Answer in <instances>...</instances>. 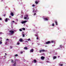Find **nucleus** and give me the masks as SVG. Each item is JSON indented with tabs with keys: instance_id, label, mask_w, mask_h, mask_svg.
Returning <instances> with one entry per match:
<instances>
[{
	"instance_id": "1",
	"label": "nucleus",
	"mask_w": 66,
	"mask_h": 66,
	"mask_svg": "<svg viewBox=\"0 0 66 66\" xmlns=\"http://www.w3.org/2000/svg\"><path fill=\"white\" fill-rule=\"evenodd\" d=\"M9 32L10 33L9 34V35H10L13 34L14 33V31H12V30H10L9 31Z\"/></svg>"
},
{
	"instance_id": "2",
	"label": "nucleus",
	"mask_w": 66,
	"mask_h": 66,
	"mask_svg": "<svg viewBox=\"0 0 66 66\" xmlns=\"http://www.w3.org/2000/svg\"><path fill=\"white\" fill-rule=\"evenodd\" d=\"M24 19H29V18L28 17V15L27 14L25 15L24 16Z\"/></svg>"
},
{
	"instance_id": "3",
	"label": "nucleus",
	"mask_w": 66,
	"mask_h": 66,
	"mask_svg": "<svg viewBox=\"0 0 66 66\" xmlns=\"http://www.w3.org/2000/svg\"><path fill=\"white\" fill-rule=\"evenodd\" d=\"M45 51H46L45 50H40L39 51V52H40V53H41L42 52H45Z\"/></svg>"
},
{
	"instance_id": "4",
	"label": "nucleus",
	"mask_w": 66,
	"mask_h": 66,
	"mask_svg": "<svg viewBox=\"0 0 66 66\" xmlns=\"http://www.w3.org/2000/svg\"><path fill=\"white\" fill-rule=\"evenodd\" d=\"M27 22V21L26 20H25V21H23L21 22V23L22 24H23L24 23H26V22Z\"/></svg>"
},
{
	"instance_id": "5",
	"label": "nucleus",
	"mask_w": 66,
	"mask_h": 66,
	"mask_svg": "<svg viewBox=\"0 0 66 66\" xmlns=\"http://www.w3.org/2000/svg\"><path fill=\"white\" fill-rule=\"evenodd\" d=\"M50 41H48L47 42H46L45 43L46 44H50Z\"/></svg>"
},
{
	"instance_id": "6",
	"label": "nucleus",
	"mask_w": 66,
	"mask_h": 66,
	"mask_svg": "<svg viewBox=\"0 0 66 66\" xmlns=\"http://www.w3.org/2000/svg\"><path fill=\"white\" fill-rule=\"evenodd\" d=\"M33 51H34V49H32L30 50V52H33Z\"/></svg>"
},
{
	"instance_id": "7",
	"label": "nucleus",
	"mask_w": 66,
	"mask_h": 66,
	"mask_svg": "<svg viewBox=\"0 0 66 66\" xmlns=\"http://www.w3.org/2000/svg\"><path fill=\"white\" fill-rule=\"evenodd\" d=\"M19 41H20V42H23V40L22 39L20 38L19 39Z\"/></svg>"
},
{
	"instance_id": "8",
	"label": "nucleus",
	"mask_w": 66,
	"mask_h": 66,
	"mask_svg": "<svg viewBox=\"0 0 66 66\" xmlns=\"http://www.w3.org/2000/svg\"><path fill=\"white\" fill-rule=\"evenodd\" d=\"M10 15H11L12 16H14V13L12 12L10 14Z\"/></svg>"
},
{
	"instance_id": "9",
	"label": "nucleus",
	"mask_w": 66,
	"mask_h": 66,
	"mask_svg": "<svg viewBox=\"0 0 66 66\" xmlns=\"http://www.w3.org/2000/svg\"><path fill=\"white\" fill-rule=\"evenodd\" d=\"M13 63H14V64H13V66H15L16 65V61H14Z\"/></svg>"
},
{
	"instance_id": "10",
	"label": "nucleus",
	"mask_w": 66,
	"mask_h": 66,
	"mask_svg": "<svg viewBox=\"0 0 66 66\" xmlns=\"http://www.w3.org/2000/svg\"><path fill=\"white\" fill-rule=\"evenodd\" d=\"M41 59H42V60H44V59H45V57H44L43 56H42L41 57Z\"/></svg>"
},
{
	"instance_id": "11",
	"label": "nucleus",
	"mask_w": 66,
	"mask_h": 66,
	"mask_svg": "<svg viewBox=\"0 0 66 66\" xmlns=\"http://www.w3.org/2000/svg\"><path fill=\"white\" fill-rule=\"evenodd\" d=\"M55 22L56 25V26H57V21H56V20H55Z\"/></svg>"
},
{
	"instance_id": "12",
	"label": "nucleus",
	"mask_w": 66,
	"mask_h": 66,
	"mask_svg": "<svg viewBox=\"0 0 66 66\" xmlns=\"http://www.w3.org/2000/svg\"><path fill=\"white\" fill-rule=\"evenodd\" d=\"M44 19L46 21H48V19L46 18H44Z\"/></svg>"
},
{
	"instance_id": "13",
	"label": "nucleus",
	"mask_w": 66,
	"mask_h": 66,
	"mask_svg": "<svg viewBox=\"0 0 66 66\" xmlns=\"http://www.w3.org/2000/svg\"><path fill=\"white\" fill-rule=\"evenodd\" d=\"M33 11H32L33 13H36V10H34V9H33Z\"/></svg>"
},
{
	"instance_id": "14",
	"label": "nucleus",
	"mask_w": 66,
	"mask_h": 66,
	"mask_svg": "<svg viewBox=\"0 0 66 66\" xmlns=\"http://www.w3.org/2000/svg\"><path fill=\"white\" fill-rule=\"evenodd\" d=\"M24 49H25V50H28V48L27 47H25L24 48Z\"/></svg>"
},
{
	"instance_id": "15",
	"label": "nucleus",
	"mask_w": 66,
	"mask_h": 66,
	"mask_svg": "<svg viewBox=\"0 0 66 66\" xmlns=\"http://www.w3.org/2000/svg\"><path fill=\"white\" fill-rule=\"evenodd\" d=\"M53 57V60H54V59H55L56 58V56H54Z\"/></svg>"
},
{
	"instance_id": "16",
	"label": "nucleus",
	"mask_w": 66,
	"mask_h": 66,
	"mask_svg": "<svg viewBox=\"0 0 66 66\" xmlns=\"http://www.w3.org/2000/svg\"><path fill=\"white\" fill-rule=\"evenodd\" d=\"M34 63H36V60H34Z\"/></svg>"
},
{
	"instance_id": "17",
	"label": "nucleus",
	"mask_w": 66,
	"mask_h": 66,
	"mask_svg": "<svg viewBox=\"0 0 66 66\" xmlns=\"http://www.w3.org/2000/svg\"><path fill=\"white\" fill-rule=\"evenodd\" d=\"M5 21H6V22H7V18H6V20H5Z\"/></svg>"
},
{
	"instance_id": "18",
	"label": "nucleus",
	"mask_w": 66,
	"mask_h": 66,
	"mask_svg": "<svg viewBox=\"0 0 66 66\" xmlns=\"http://www.w3.org/2000/svg\"><path fill=\"white\" fill-rule=\"evenodd\" d=\"M38 2H37V1L35 2V3L36 4H38Z\"/></svg>"
},
{
	"instance_id": "19",
	"label": "nucleus",
	"mask_w": 66,
	"mask_h": 66,
	"mask_svg": "<svg viewBox=\"0 0 66 66\" xmlns=\"http://www.w3.org/2000/svg\"><path fill=\"white\" fill-rule=\"evenodd\" d=\"M50 43H54V41H51Z\"/></svg>"
},
{
	"instance_id": "20",
	"label": "nucleus",
	"mask_w": 66,
	"mask_h": 66,
	"mask_svg": "<svg viewBox=\"0 0 66 66\" xmlns=\"http://www.w3.org/2000/svg\"><path fill=\"white\" fill-rule=\"evenodd\" d=\"M15 56H18V54H16L15 55Z\"/></svg>"
},
{
	"instance_id": "21",
	"label": "nucleus",
	"mask_w": 66,
	"mask_h": 66,
	"mask_svg": "<svg viewBox=\"0 0 66 66\" xmlns=\"http://www.w3.org/2000/svg\"><path fill=\"white\" fill-rule=\"evenodd\" d=\"M62 47H63V46H62V45H60V48H62Z\"/></svg>"
},
{
	"instance_id": "22",
	"label": "nucleus",
	"mask_w": 66,
	"mask_h": 66,
	"mask_svg": "<svg viewBox=\"0 0 66 66\" xmlns=\"http://www.w3.org/2000/svg\"><path fill=\"white\" fill-rule=\"evenodd\" d=\"M22 30H26V29L24 28H23L22 29Z\"/></svg>"
},
{
	"instance_id": "23",
	"label": "nucleus",
	"mask_w": 66,
	"mask_h": 66,
	"mask_svg": "<svg viewBox=\"0 0 66 66\" xmlns=\"http://www.w3.org/2000/svg\"><path fill=\"white\" fill-rule=\"evenodd\" d=\"M19 31H22V29H19Z\"/></svg>"
},
{
	"instance_id": "24",
	"label": "nucleus",
	"mask_w": 66,
	"mask_h": 66,
	"mask_svg": "<svg viewBox=\"0 0 66 66\" xmlns=\"http://www.w3.org/2000/svg\"><path fill=\"white\" fill-rule=\"evenodd\" d=\"M52 26H53V27H54V23H53Z\"/></svg>"
},
{
	"instance_id": "25",
	"label": "nucleus",
	"mask_w": 66,
	"mask_h": 66,
	"mask_svg": "<svg viewBox=\"0 0 66 66\" xmlns=\"http://www.w3.org/2000/svg\"><path fill=\"white\" fill-rule=\"evenodd\" d=\"M59 65H60V66H62V65H63V64H59Z\"/></svg>"
},
{
	"instance_id": "26",
	"label": "nucleus",
	"mask_w": 66,
	"mask_h": 66,
	"mask_svg": "<svg viewBox=\"0 0 66 66\" xmlns=\"http://www.w3.org/2000/svg\"><path fill=\"white\" fill-rule=\"evenodd\" d=\"M2 34H3V33L2 32H0V35H1Z\"/></svg>"
},
{
	"instance_id": "27",
	"label": "nucleus",
	"mask_w": 66,
	"mask_h": 66,
	"mask_svg": "<svg viewBox=\"0 0 66 66\" xmlns=\"http://www.w3.org/2000/svg\"><path fill=\"white\" fill-rule=\"evenodd\" d=\"M12 61L11 63H13V60H11Z\"/></svg>"
},
{
	"instance_id": "28",
	"label": "nucleus",
	"mask_w": 66,
	"mask_h": 66,
	"mask_svg": "<svg viewBox=\"0 0 66 66\" xmlns=\"http://www.w3.org/2000/svg\"><path fill=\"white\" fill-rule=\"evenodd\" d=\"M2 44V42H0V45Z\"/></svg>"
},
{
	"instance_id": "29",
	"label": "nucleus",
	"mask_w": 66,
	"mask_h": 66,
	"mask_svg": "<svg viewBox=\"0 0 66 66\" xmlns=\"http://www.w3.org/2000/svg\"><path fill=\"white\" fill-rule=\"evenodd\" d=\"M32 6H33V7L35 6V5L34 4H33L32 5Z\"/></svg>"
},
{
	"instance_id": "30",
	"label": "nucleus",
	"mask_w": 66,
	"mask_h": 66,
	"mask_svg": "<svg viewBox=\"0 0 66 66\" xmlns=\"http://www.w3.org/2000/svg\"><path fill=\"white\" fill-rule=\"evenodd\" d=\"M28 41H29V40H30V38H29L28 39Z\"/></svg>"
},
{
	"instance_id": "31",
	"label": "nucleus",
	"mask_w": 66,
	"mask_h": 66,
	"mask_svg": "<svg viewBox=\"0 0 66 66\" xmlns=\"http://www.w3.org/2000/svg\"><path fill=\"white\" fill-rule=\"evenodd\" d=\"M23 37H24V34H23Z\"/></svg>"
},
{
	"instance_id": "32",
	"label": "nucleus",
	"mask_w": 66,
	"mask_h": 66,
	"mask_svg": "<svg viewBox=\"0 0 66 66\" xmlns=\"http://www.w3.org/2000/svg\"><path fill=\"white\" fill-rule=\"evenodd\" d=\"M20 44V43H19V42H18V43H17V44H18V45H19V44Z\"/></svg>"
},
{
	"instance_id": "33",
	"label": "nucleus",
	"mask_w": 66,
	"mask_h": 66,
	"mask_svg": "<svg viewBox=\"0 0 66 66\" xmlns=\"http://www.w3.org/2000/svg\"><path fill=\"white\" fill-rule=\"evenodd\" d=\"M21 54H22V53H23V52H20Z\"/></svg>"
},
{
	"instance_id": "34",
	"label": "nucleus",
	"mask_w": 66,
	"mask_h": 66,
	"mask_svg": "<svg viewBox=\"0 0 66 66\" xmlns=\"http://www.w3.org/2000/svg\"><path fill=\"white\" fill-rule=\"evenodd\" d=\"M37 39H38V37H37Z\"/></svg>"
},
{
	"instance_id": "35",
	"label": "nucleus",
	"mask_w": 66,
	"mask_h": 66,
	"mask_svg": "<svg viewBox=\"0 0 66 66\" xmlns=\"http://www.w3.org/2000/svg\"><path fill=\"white\" fill-rule=\"evenodd\" d=\"M36 13H35L34 14V15H36Z\"/></svg>"
},
{
	"instance_id": "36",
	"label": "nucleus",
	"mask_w": 66,
	"mask_h": 66,
	"mask_svg": "<svg viewBox=\"0 0 66 66\" xmlns=\"http://www.w3.org/2000/svg\"><path fill=\"white\" fill-rule=\"evenodd\" d=\"M6 15L5 14H4L3 16H5Z\"/></svg>"
},
{
	"instance_id": "37",
	"label": "nucleus",
	"mask_w": 66,
	"mask_h": 66,
	"mask_svg": "<svg viewBox=\"0 0 66 66\" xmlns=\"http://www.w3.org/2000/svg\"><path fill=\"white\" fill-rule=\"evenodd\" d=\"M0 20H2V18H0Z\"/></svg>"
},
{
	"instance_id": "38",
	"label": "nucleus",
	"mask_w": 66,
	"mask_h": 66,
	"mask_svg": "<svg viewBox=\"0 0 66 66\" xmlns=\"http://www.w3.org/2000/svg\"><path fill=\"white\" fill-rule=\"evenodd\" d=\"M10 48L11 49H12V46H10Z\"/></svg>"
},
{
	"instance_id": "39",
	"label": "nucleus",
	"mask_w": 66,
	"mask_h": 66,
	"mask_svg": "<svg viewBox=\"0 0 66 66\" xmlns=\"http://www.w3.org/2000/svg\"><path fill=\"white\" fill-rule=\"evenodd\" d=\"M9 40V39H6V40Z\"/></svg>"
},
{
	"instance_id": "40",
	"label": "nucleus",
	"mask_w": 66,
	"mask_h": 66,
	"mask_svg": "<svg viewBox=\"0 0 66 66\" xmlns=\"http://www.w3.org/2000/svg\"><path fill=\"white\" fill-rule=\"evenodd\" d=\"M7 44V42H6L5 43V44Z\"/></svg>"
},
{
	"instance_id": "41",
	"label": "nucleus",
	"mask_w": 66,
	"mask_h": 66,
	"mask_svg": "<svg viewBox=\"0 0 66 66\" xmlns=\"http://www.w3.org/2000/svg\"><path fill=\"white\" fill-rule=\"evenodd\" d=\"M12 22H15V21H12Z\"/></svg>"
},
{
	"instance_id": "42",
	"label": "nucleus",
	"mask_w": 66,
	"mask_h": 66,
	"mask_svg": "<svg viewBox=\"0 0 66 66\" xmlns=\"http://www.w3.org/2000/svg\"><path fill=\"white\" fill-rule=\"evenodd\" d=\"M9 18H11V16H9Z\"/></svg>"
},
{
	"instance_id": "43",
	"label": "nucleus",
	"mask_w": 66,
	"mask_h": 66,
	"mask_svg": "<svg viewBox=\"0 0 66 66\" xmlns=\"http://www.w3.org/2000/svg\"><path fill=\"white\" fill-rule=\"evenodd\" d=\"M35 36H37V37H38V36H37V35H35Z\"/></svg>"
},
{
	"instance_id": "44",
	"label": "nucleus",
	"mask_w": 66,
	"mask_h": 66,
	"mask_svg": "<svg viewBox=\"0 0 66 66\" xmlns=\"http://www.w3.org/2000/svg\"><path fill=\"white\" fill-rule=\"evenodd\" d=\"M0 39H2V37H0Z\"/></svg>"
},
{
	"instance_id": "45",
	"label": "nucleus",
	"mask_w": 66,
	"mask_h": 66,
	"mask_svg": "<svg viewBox=\"0 0 66 66\" xmlns=\"http://www.w3.org/2000/svg\"><path fill=\"white\" fill-rule=\"evenodd\" d=\"M5 55H7L6 54V53H5Z\"/></svg>"
},
{
	"instance_id": "46",
	"label": "nucleus",
	"mask_w": 66,
	"mask_h": 66,
	"mask_svg": "<svg viewBox=\"0 0 66 66\" xmlns=\"http://www.w3.org/2000/svg\"><path fill=\"white\" fill-rule=\"evenodd\" d=\"M58 57H60V56H58Z\"/></svg>"
},
{
	"instance_id": "47",
	"label": "nucleus",
	"mask_w": 66,
	"mask_h": 66,
	"mask_svg": "<svg viewBox=\"0 0 66 66\" xmlns=\"http://www.w3.org/2000/svg\"><path fill=\"white\" fill-rule=\"evenodd\" d=\"M8 20H10V19H9Z\"/></svg>"
},
{
	"instance_id": "48",
	"label": "nucleus",
	"mask_w": 66,
	"mask_h": 66,
	"mask_svg": "<svg viewBox=\"0 0 66 66\" xmlns=\"http://www.w3.org/2000/svg\"><path fill=\"white\" fill-rule=\"evenodd\" d=\"M5 56H4V57H5Z\"/></svg>"
},
{
	"instance_id": "49",
	"label": "nucleus",
	"mask_w": 66,
	"mask_h": 66,
	"mask_svg": "<svg viewBox=\"0 0 66 66\" xmlns=\"http://www.w3.org/2000/svg\"><path fill=\"white\" fill-rule=\"evenodd\" d=\"M32 44H33V43H32Z\"/></svg>"
}]
</instances>
